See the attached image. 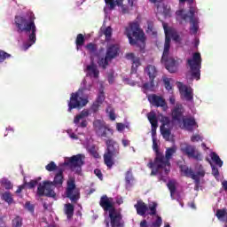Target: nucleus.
I'll return each instance as SVG.
<instances>
[{
    "label": "nucleus",
    "mask_w": 227,
    "mask_h": 227,
    "mask_svg": "<svg viewBox=\"0 0 227 227\" xmlns=\"http://www.w3.org/2000/svg\"><path fill=\"white\" fill-rule=\"evenodd\" d=\"M84 154H76L72 157L64 158V162L59 165V171L55 175L53 182L43 181L40 183L37 188V194L39 196H49L55 198V187H61L63 185V171L65 168H70L74 173H81L82 164H84Z\"/></svg>",
    "instance_id": "nucleus-1"
},
{
    "label": "nucleus",
    "mask_w": 227,
    "mask_h": 227,
    "mask_svg": "<svg viewBox=\"0 0 227 227\" xmlns=\"http://www.w3.org/2000/svg\"><path fill=\"white\" fill-rule=\"evenodd\" d=\"M35 13L27 12L23 16H16L14 19V26L18 33H24L28 36L27 42L22 46L23 51H27L29 47L36 43V25L35 24Z\"/></svg>",
    "instance_id": "nucleus-2"
},
{
    "label": "nucleus",
    "mask_w": 227,
    "mask_h": 227,
    "mask_svg": "<svg viewBox=\"0 0 227 227\" xmlns=\"http://www.w3.org/2000/svg\"><path fill=\"white\" fill-rule=\"evenodd\" d=\"M163 29L165 32V44H164V51L161 58V63H163L168 72L170 74H174L176 72V67L180 63H182L181 59H175L169 56V47L171 43V38L174 42H180V35L176 33V30L171 27H168V24L163 23Z\"/></svg>",
    "instance_id": "nucleus-3"
},
{
    "label": "nucleus",
    "mask_w": 227,
    "mask_h": 227,
    "mask_svg": "<svg viewBox=\"0 0 227 227\" xmlns=\"http://www.w3.org/2000/svg\"><path fill=\"white\" fill-rule=\"evenodd\" d=\"M176 145L168 147L166 150L165 157L162 154H157L154 162L150 161L147 166L152 169L151 175H160V180L162 182H167L168 177L165 175L169 173V168L171 164L169 163V159L176 153Z\"/></svg>",
    "instance_id": "nucleus-4"
},
{
    "label": "nucleus",
    "mask_w": 227,
    "mask_h": 227,
    "mask_svg": "<svg viewBox=\"0 0 227 227\" xmlns=\"http://www.w3.org/2000/svg\"><path fill=\"white\" fill-rule=\"evenodd\" d=\"M100 206L104 208L106 215H108L105 220L106 227H125L121 212L114 208L113 198L103 196L100 200Z\"/></svg>",
    "instance_id": "nucleus-5"
},
{
    "label": "nucleus",
    "mask_w": 227,
    "mask_h": 227,
    "mask_svg": "<svg viewBox=\"0 0 227 227\" xmlns=\"http://www.w3.org/2000/svg\"><path fill=\"white\" fill-rule=\"evenodd\" d=\"M95 82H93L91 78L87 77L82 80L78 91L71 94L70 100L68 102L69 113L72 111V109H77V107H84V106L88 105L89 95L86 94V91H91V88H93V84H95Z\"/></svg>",
    "instance_id": "nucleus-6"
},
{
    "label": "nucleus",
    "mask_w": 227,
    "mask_h": 227,
    "mask_svg": "<svg viewBox=\"0 0 227 227\" xmlns=\"http://www.w3.org/2000/svg\"><path fill=\"white\" fill-rule=\"evenodd\" d=\"M198 7L190 6L189 12L180 9L176 12V19L179 24L185 25L190 22L191 35H197L200 30V18H198Z\"/></svg>",
    "instance_id": "nucleus-7"
},
{
    "label": "nucleus",
    "mask_w": 227,
    "mask_h": 227,
    "mask_svg": "<svg viewBox=\"0 0 227 227\" xmlns=\"http://www.w3.org/2000/svg\"><path fill=\"white\" fill-rule=\"evenodd\" d=\"M172 122L174 125H178L180 129L184 130H194L198 129V123L194 117H184V106L181 104L176 103L174 109L172 110Z\"/></svg>",
    "instance_id": "nucleus-8"
},
{
    "label": "nucleus",
    "mask_w": 227,
    "mask_h": 227,
    "mask_svg": "<svg viewBox=\"0 0 227 227\" xmlns=\"http://www.w3.org/2000/svg\"><path fill=\"white\" fill-rule=\"evenodd\" d=\"M124 35L128 37L130 45H137L141 50L145 49L146 37L145 36V32L139 27L137 21L130 22L125 27Z\"/></svg>",
    "instance_id": "nucleus-9"
},
{
    "label": "nucleus",
    "mask_w": 227,
    "mask_h": 227,
    "mask_svg": "<svg viewBox=\"0 0 227 227\" xmlns=\"http://www.w3.org/2000/svg\"><path fill=\"white\" fill-rule=\"evenodd\" d=\"M120 46L118 44H110L106 49V55L104 54V49L99 50L98 53V65L101 68H107L109 63L118 56Z\"/></svg>",
    "instance_id": "nucleus-10"
},
{
    "label": "nucleus",
    "mask_w": 227,
    "mask_h": 227,
    "mask_svg": "<svg viewBox=\"0 0 227 227\" xmlns=\"http://www.w3.org/2000/svg\"><path fill=\"white\" fill-rule=\"evenodd\" d=\"M145 74L149 77L148 82H145V80H141V82L136 80L135 82H129V84H130V86H136V84H138V86L142 88L145 92L153 91L155 88L153 80L155 77H157V68H155V66L153 65L147 66L145 69Z\"/></svg>",
    "instance_id": "nucleus-11"
},
{
    "label": "nucleus",
    "mask_w": 227,
    "mask_h": 227,
    "mask_svg": "<svg viewBox=\"0 0 227 227\" xmlns=\"http://www.w3.org/2000/svg\"><path fill=\"white\" fill-rule=\"evenodd\" d=\"M106 153L104 155V160L106 166L111 169L113 166H114V157H117V155L120 153V145H118V142L113 138L106 139Z\"/></svg>",
    "instance_id": "nucleus-12"
},
{
    "label": "nucleus",
    "mask_w": 227,
    "mask_h": 227,
    "mask_svg": "<svg viewBox=\"0 0 227 227\" xmlns=\"http://www.w3.org/2000/svg\"><path fill=\"white\" fill-rule=\"evenodd\" d=\"M100 106L102 103L96 101L92 104L90 109H83L79 114L74 116V123L77 125V127H81L82 129H86L88 127V116H91V113H98V109H100Z\"/></svg>",
    "instance_id": "nucleus-13"
},
{
    "label": "nucleus",
    "mask_w": 227,
    "mask_h": 227,
    "mask_svg": "<svg viewBox=\"0 0 227 227\" xmlns=\"http://www.w3.org/2000/svg\"><path fill=\"white\" fill-rule=\"evenodd\" d=\"M188 65L192 72V79L200 81V70H201V54L195 52L192 59H188Z\"/></svg>",
    "instance_id": "nucleus-14"
},
{
    "label": "nucleus",
    "mask_w": 227,
    "mask_h": 227,
    "mask_svg": "<svg viewBox=\"0 0 227 227\" xmlns=\"http://www.w3.org/2000/svg\"><path fill=\"white\" fill-rule=\"evenodd\" d=\"M93 129L99 137H106V139H109L113 134H114V131L113 129L109 128L107 124L102 120H95L93 121Z\"/></svg>",
    "instance_id": "nucleus-15"
},
{
    "label": "nucleus",
    "mask_w": 227,
    "mask_h": 227,
    "mask_svg": "<svg viewBox=\"0 0 227 227\" xmlns=\"http://www.w3.org/2000/svg\"><path fill=\"white\" fill-rule=\"evenodd\" d=\"M135 208L138 215H155L157 214V204L156 202H151L149 205H146L143 200H137L135 204Z\"/></svg>",
    "instance_id": "nucleus-16"
},
{
    "label": "nucleus",
    "mask_w": 227,
    "mask_h": 227,
    "mask_svg": "<svg viewBox=\"0 0 227 227\" xmlns=\"http://www.w3.org/2000/svg\"><path fill=\"white\" fill-rule=\"evenodd\" d=\"M180 150L184 155L189 157V159H195V160H203V154L200 153L196 146L188 143H182L180 145Z\"/></svg>",
    "instance_id": "nucleus-17"
},
{
    "label": "nucleus",
    "mask_w": 227,
    "mask_h": 227,
    "mask_svg": "<svg viewBox=\"0 0 227 227\" xmlns=\"http://www.w3.org/2000/svg\"><path fill=\"white\" fill-rule=\"evenodd\" d=\"M94 56L90 57V63L86 65L85 73L88 79H91L92 82H98V75H100V71L98 70V66L95 63Z\"/></svg>",
    "instance_id": "nucleus-18"
},
{
    "label": "nucleus",
    "mask_w": 227,
    "mask_h": 227,
    "mask_svg": "<svg viewBox=\"0 0 227 227\" xmlns=\"http://www.w3.org/2000/svg\"><path fill=\"white\" fill-rule=\"evenodd\" d=\"M160 121L161 122L160 126V132L161 136H163V138L166 141H171L173 139V136L171 135V121H169V118L160 115L159 117Z\"/></svg>",
    "instance_id": "nucleus-19"
},
{
    "label": "nucleus",
    "mask_w": 227,
    "mask_h": 227,
    "mask_svg": "<svg viewBox=\"0 0 227 227\" xmlns=\"http://www.w3.org/2000/svg\"><path fill=\"white\" fill-rule=\"evenodd\" d=\"M77 130H79V129L77 128L74 131L72 129H68L66 130L67 136L70 137V139H72L73 141H77L78 139H80L81 143H82V145H85L88 152H90V153H91V155H93V157H95L96 159H98V153L97 151H95V147L93 145H89L88 144H84V141H82V139L81 137H79V133H75L77 132Z\"/></svg>",
    "instance_id": "nucleus-20"
},
{
    "label": "nucleus",
    "mask_w": 227,
    "mask_h": 227,
    "mask_svg": "<svg viewBox=\"0 0 227 227\" xmlns=\"http://www.w3.org/2000/svg\"><path fill=\"white\" fill-rule=\"evenodd\" d=\"M66 194L67 198H69L71 201H77V200H79L80 193L77 187H75V179L72 177L68 179Z\"/></svg>",
    "instance_id": "nucleus-21"
},
{
    "label": "nucleus",
    "mask_w": 227,
    "mask_h": 227,
    "mask_svg": "<svg viewBox=\"0 0 227 227\" xmlns=\"http://www.w3.org/2000/svg\"><path fill=\"white\" fill-rule=\"evenodd\" d=\"M150 2L157 6L158 13L163 15L165 19L171 17V7L168 5L166 0H150Z\"/></svg>",
    "instance_id": "nucleus-22"
},
{
    "label": "nucleus",
    "mask_w": 227,
    "mask_h": 227,
    "mask_svg": "<svg viewBox=\"0 0 227 227\" xmlns=\"http://www.w3.org/2000/svg\"><path fill=\"white\" fill-rule=\"evenodd\" d=\"M106 6L105 7V13H107V10H114V6H121V13H130L127 5H123V0H105Z\"/></svg>",
    "instance_id": "nucleus-23"
},
{
    "label": "nucleus",
    "mask_w": 227,
    "mask_h": 227,
    "mask_svg": "<svg viewBox=\"0 0 227 227\" xmlns=\"http://www.w3.org/2000/svg\"><path fill=\"white\" fill-rule=\"evenodd\" d=\"M177 88L179 90V93L182 97V98H184V100H188L191 101L193 98V95L192 94V88L184 85V83L177 82Z\"/></svg>",
    "instance_id": "nucleus-24"
},
{
    "label": "nucleus",
    "mask_w": 227,
    "mask_h": 227,
    "mask_svg": "<svg viewBox=\"0 0 227 227\" xmlns=\"http://www.w3.org/2000/svg\"><path fill=\"white\" fill-rule=\"evenodd\" d=\"M148 100L152 106H156V107H163L164 111L168 109V105H166V100L162 98L160 96H157L155 94L149 95Z\"/></svg>",
    "instance_id": "nucleus-25"
},
{
    "label": "nucleus",
    "mask_w": 227,
    "mask_h": 227,
    "mask_svg": "<svg viewBox=\"0 0 227 227\" xmlns=\"http://www.w3.org/2000/svg\"><path fill=\"white\" fill-rule=\"evenodd\" d=\"M181 172L184 176H188L189 178H192L196 184V190H198V185H200V178L198 177V175L194 174V171H192V168H190L187 166H182L181 167Z\"/></svg>",
    "instance_id": "nucleus-26"
},
{
    "label": "nucleus",
    "mask_w": 227,
    "mask_h": 227,
    "mask_svg": "<svg viewBox=\"0 0 227 227\" xmlns=\"http://www.w3.org/2000/svg\"><path fill=\"white\" fill-rule=\"evenodd\" d=\"M147 118L152 125V138L157 139V115L155 114V112H150L147 114Z\"/></svg>",
    "instance_id": "nucleus-27"
},
{
    "label": "nucleus",
    "mask_w": 227,
    "mask_h": 227,
    "mask_svg": "<svg viewBox=\"0 0 227 227\" xmlns=\"http://www.w3.org/2000/svg\"><path fill=\"white\" fill-rule=\"evenodd\" d=\"M127 59H129L132 61V67H131V74H137V67L141 66V61L139 60V58L136 57L134 53H128L126 55Z\"/></svg>",
    "instance_id": "nucleus-28"
},
{
    "label": "nucleus",
    "mask_w": 227,
    "mask_h": 227,
    "mask_svg": "<svg viewBox=\"0 0 227 227\" xmlns=\"http://www.w3.org/2000/svg\"><path fill=\"white\" fill-rule=\"evenodd\" d=\"M209 157L211 159V160L207 159L209 164L211 162V164H215V166H218V168H223V161L221 160V158L217 153H215V152H211L209 153Z\"/></svg>",
    "instance_id": "nucleus-29"
},
{
    "label": "nucleus",
    "mask_w": 227,
    "mask_h": 227,
    "mask_svg": "<svg viewBox=\"0 0 227 227\" xmlns=\"http://www.w3.org/2000/svg\"><path fill=\"white\" fill-rule=\"evenodd\" d=\"M85 49L91 54L90 58H91V56H94L95 59L97 60V63H98V53H96L97 52L96 44H94L93 43H88L85 46Z\"/></svg>",
    "instance_id": "nucleus-30"
},
{
    "label": "nucleus",
    "mask_w": 227,
    "mask_h": 227,
    "mask_svg": "<svg viewBox=\"0 0 227 227\" xmlns=\"http://www.w3.org/2000/svg\"><path fill=\"white\" fill-rule=\"evenodd\" d=\"M100 33L106 36V41L109 42L111 40V36H113V28L111 27L103 26L100 28Z\"/></svg>",
    "instance_id": "nucleus-31"
},
{
    "label": "nucleus",
    "mask_w": 227,
    "mask_h": 227,
    "mask_svg": "<svg viewBox=\"0 0 227 227\" xmlns=\"http://www.w3.org/2000/svg\"><path fill=\"white\" fill-rule=\"evenodd\" d=\"M215 215L217 219L225 223V227H227V209L226 208L217 209Z\"/></svg>",
    "instance_id": "nucleus-32"
},
{
    "label": "nucleus",
    "mask_w": 227,
    "mask_h": 227,
    "mask_svg": "<svg viewBox=\"0 0 227 227\" xmlns=\"http://www.w3.org/2000/svg\"><path fill=\"white\" fill-rule=\"evenodd\" d=\"M167 186L168 187L170 191V196L172 200H176V181H168L167 184Z\"/></svg>",
    "instance_id": "nucleus-33"
},
{
    "label": "nucleus",
    "mask_w": 227,
    "mask_h": 227,
    "mask_svg": "<svg viewBox=\"0 0 227 227\" xmlns=\"http://www.w3.org/2000/svg\"><path fill=\"white\" fill-rule=\"evenodd\" d=\"M164 86L168 93H173V84H175V80L172 78L163 77Z\"/></svg>",
    "instance_id": "nucleus-34"
},
{
    "label": "nucleus",
    "mask_w": 227,
    "mask_h": 227,
    "mask_svg": "<svg viewBox=\"0 0 227 227\" xmlns=\"http://www.w3.org/2000/svg\"><path fill=\"white\" fill-rule=\"evenodd\" d=\"M125 180H126L127 189H129V188L132 187V185H134V176H132V172L128 171L126 173Z\"/></svg>",
    "instance_id": "nucleus-35"
},
{
    "label": "nucleus",
    "mask_w": 227,
    "mask_h": 227,
    "mask_svg": "<svg viewBox=\"0 0 227 227\" xmlns=\"http://www.w3.org/2000/svg\"><path fill=\"white\" fill-rule=\"evenodd\" d=\"M99 92L98 94V98L96 102H99V104H102L104 100H106V96L104 95V84L102 82H99Z\"/></svg>",
    "instance_id": "nucleus-36"
},
{
    "label": "nucleus",
    "mask_w": 227,
    "mask_h": 227,
    "mask_svg": "<svg viewBox=\"0 0 227 227\" xmlns=\"http://www.w3.org/2000/svg\"><path fill=\"white\" fill-rule=\"evenodd\" d=\"M75 44L77 51H81V49H82V45H84V35L82 34H79L76 36Z\"/></svg>",
    "instance_id": "nucleus-37"
},
{
    "label": "nucleus",
    "mask_w": 227,
    "mask_h": 227,
    "mask_svg": "<svg viewBox=\"0 0 227 227\" xmlns=\"http://www.w3.org/2000/svg\"><path fill=\"white\" fill-rule=\"evenodd\" d=\"M151 227H160L162 226V218L159 215L153 216V220L151 222Z\"/></svg>",
    "instance_id": "nucleus-38"
},
{
    "label": "nucleus",
    "mask_w": 227,
    "mask_h": 227,
    "mask_svg": "<svg viewBox=\"0 0 227 227\" xmlns=\"http://www.w3.org/2000/svg\"><path fill=\"white\" fill-rule=\"evenodd\" d=\"M195 170H196L195 175H197L199 180L200 178H203V176H205V168L201 164H197L195 167Z\"/></svg>",
    "instance_id": "nucleus-39"
},
{
    "label": "nucleus",
    "mask_w": 227,
    "mask_h": 227,
    "mask_svg": "<svg viewBox=\"0 0 227 227\" xmlns=\"http://www.w3.org/2000/svg\"><path fill=\"white\" fill-rule=\"evenodd\" d=\"M65 212L67 215V219H71L72 215H74V206L72 204H66Z\"/></svg>",
    "instance_id": "nucleus-40"
},
{
    "label": "nucleus",
    "mask_w": 227,
    "mask_h": 227,
    "mask_svg": "<svg viewBox=\"0 0 227 227\" xmlns=\"http://www.w3.org/2000/svg\"><path fill=\"white\" fill-rule=\"evenodd\" d=\"M3 200H4L5 202L9 205H11V203H13V197L12 196V193H10V192H5L3 194Z\"/></svg>",
    "instance_id": "nucleus-41"
},
{
    "label": "nucleus",
    "mask_w": 227,
    "mask_h": 227,
    "mask_svg": "<svg viewBox=\"0 0 227 227\" xmlns=\"http://www.w3.org/2000/svg\"><path fill=\"white\" fill-rule=\"evenodd\" d=\"M59 168L58 165H56V163L54 161H51L48 165L45 166V169L46 171H56V169L59 171Z\"/></svg>",
    "instance_id": "nucleus-42"
},
{
    "label": "nucleus",
    "mask_w": 227,
    "mask_h": 227,
    "mask_svg": "<svg viewBox=\"0 0 227 227\" xmlns=\"http://www.w3.org/2000/svg\"><path fill=\"white\" fill-rule=\"evenodd\" d=\"M1 184L4 189L10 190L13 187V184H12V182L6 178H3L1 181Z\"/></svg>",
    "instance_id": "nucleus-43"
},
{
    "label": "nucleus",
    "mask_w": 227,
    "mask_h": 227,
    "mask_svg": "<svg viewBox=\"0 0 227 227\" xmlns=\"http://www.w3.org/2000/svg\"><path fill=\"white\" fill-rule=\"evenodd\" d=\"M210 166L212 168V175L215 176V180H217V182H219V180H221L219 178V169H217L215 165L212 164V161H210Z\"/></svg>",
    "instance_id": "nucleus-44"
},
{
    "label": "nucleus",
    "mask_w": 227,
    "mask_h": 227,
    "mask_svg": "<svg viewBox=\"0 0 227 227\" xmlns=\"http://www.w3.org/2000/svg\"><path fill=\"white\" fill-rule=\"evenodd\" d=\"M192 143H200V141H203V136L201 134L195 133L191 137Z\"/></svg>",
    "instance_id": "nucleus-45"
},
{
    "label": "nucleus",
    "mask_w": 227,
    "mask_h": 227,
    "mask_svg": "<svg viewBox=\"0 0 227 227\" xmlns=\"http://www.w3.org/2000/svg\"><path fill=\"white\" fill-rule=\"evenodd\" d=\"M9 58H12V55L0 50V63H4V61L9 59Z\"/></svg>",
    "instance_id": "nucleus-46"
},
{
    "label": "nucleus",
    "mask_w": 227,
    "mask_h": 227,
    "mask_svg": "<svg viewBox=\"0 0 227 227\" xmlns=\"http://www.w3.org/2000/svg\"><path fill=\"white\" fill-rule=\"evenodd\" d=\"M12 227H22V218L16 216L12 220Z\"/></svg>",
    "instance_id": "nucleus-47"
},
{
    "label": "nucleus",
    "mask_w": 227,
    "mask_h": 227,
    "mask_svg": "<svg viewBox=\"0 0 227 227\" xmlns=\"http://www.w3.org/2000/svg\"><path fill=\"white\" fill-rule=\"evenodd\" d=\"M153 150L156 153V157L158 154L160 155V153H159V141L157 138L153 139Z\"/></svg>",
    "instance_id": "nucleus-48"
},
{
    "label": "nucleus",
    "mask_w": 227,
    "mask_h": 227,
    "mask_svg": "<svg viewBox=\"0 0 227 227\" xmlns=\"http://www.w3.org/2000/svg\"><path fill=\"white\" fill-rule=\"evenodd\" d=\"M168 102L171 104V106H175V102H176V97L175 94L172 92H168Z\"/></svg>",
    "instance_id": "nucleus-49"
},
{
    "label": "nucleus",
    "mask_w": 227,
    "mask_h": 227,
    "mask_svg": "<svg viewBox=\"0 0 227 227\" xmlns=\"http://www.w3.org/2000/svg\"><path fill=\"white\" fill-rule=\"evenodd\" d=\"M147 33H149V35H153V36L157 35V32L153 30V25L152 23H148Z\"/></svg>",
    "instance_id": "nucleus-50"
},
{
    "label": "nucleus",
    "mask_w": 227,
    "mask_h": 227,
    "mask_svg": "<svg viewBox=\"0 0 227 227\" xmlns=\"http://www.w3.org/2000/svg\"><path fill=\"white\" fill-rule=\"evenodd\" d=\"M116 129H117L118 132H123V130H125V129H129V125H125L123 123H117Z\"/></svg>",
    "instance_id": "nucleus-51"
},
{
    "label": "nucleus",
    "mask_w": 227,
    "mask_h": 227,
    "mask_svg": "<svg viewBox=\"0 0 227 227\" xmlns=\"http://www.w3.org/2000/svg\"><path fill=\"white\" fill-rule=\"evenodd\" d=\"M106 113H108L110 120H112L113 121H114V120H116V116L114 115V112L111 108H107Z\"/></svg>",
    "instance_id": "nucleus-52"
},
{
    "label": "nucleus",
    "mask_w": 227,
    "mask_h": 227,
    "mask_svg": "<svg viewBox=\"0 0 227 227\" xmlns=\"http://www.w3.org/2000/svg\"><path fill=\"white\" fill-rule=\"evenodd\" d=\"M121 144L124 146V148H127V146H130V140L127 138H122Z\"/></svg>",
    "instance_id": "nucleus-53"
},
{
    "label": "nucleus",
    "mask_w": 227,
    "mask_h": 227,
    "mask_svg": "<svg viewBox=\"0 0 227 227\" xmlns=\"http://www.w3.org/2000/svg\"><path fill=\"white\" fill-rule=\"evenodd\" d=\"M94 174L96 175V176H98V178H99V180H102L103 176H102V171H100V169L98 168L95 169Z\"/></svg>",
    "instance_id": "nucleus-54"
},
{
    "label": "nucleus",
    "mask_w": 227,
    "mask_h": 227,
    "mask_svg": "<svg viewBox=\"0 0 227 227\" xmlns=\"http://www.w3.org/2000/svg\"><path fill=\"white\" fill-rule=\"evenodd\" d=\"M37 182L36 181H30L29 183L26 184L25 185H27L28 187V189H33V187H35L36 185Z\"/></svg>",
    "instance_id": "nucleus-55"
},
{
    "label": "nucleus",
    "mask_w": 227,
    "mask_h": 227,
    "mask_svg": "<svg viewBox=\"0 0 227 227\" xmlns=\"http://www.w3.org/2000/svg\"><path fill=\"white\" fill-rule=\"evenodd\" d=\"M25 207L27 208V210H29V212H33L34 210L33 205H31V203L29 202H27L25 204Z\"/></svg>",
    "instance_id": "nucleus-56"
},
{
    "label": "nucleus",
    "mask_w": 227,
    "mask_h": 227,
    "mask_svg": "<svg viewBox=\"0 0 227 227\" xmlns=\"http://www.w3.org/2000/svg\"><path fill=\"white\" fill-rule=\"evenodd\" d=\"M128 4L131 7L130 10H132L136 6V0H128Z\"/></svg>",
    "instance_id": "nucleus-57"
},
{
    "label": "nucleus",
    "mask_w": 227,
    "mask_h": 227,
    "mask_svg": "<svg viewBox=\"0 0 227 227\" xmlns=\"http://www.w3.org/2000/svg\"><path fill=\"white\" fill-rule=\"evenodd\" d=\"M139 227H149L148 222L146 220H143L140 222Z\"/></svg>",
    "instance_id": "nucleus-58"
},
{
    "label": "nucleus",
    "mask_w": 227,
    "mask_h": 227,
    "mask_svg": "<svg viewBox=\"0 0 227 227\" xmlns=\"http://www.w3.org/2000/svg\"><path fill=\"white\" fill-rule=\"evenodd\" d=\"M192 43H193V47H198V45H200V39L195 38Z\"/></svg>",
    "instance_id": "nucleus-59"
},
{
    "label": "nucleus",
    "mask_w": 227,
    "mask_h": 227,
    "mask_svg": "<svg viewBox=\"0 0 227 227\" xmlns=\"http://www.w3.org/2000/svg\"><path fill=\"white\" fill-rule=\"evenodd\" d=\"M108 82L110 84H113V82H114V76H113V74L108 76Z\"/></svg>",
    "instance_id": "nucleus-60"
},
{
    "label": "nucleus",
    "mask_w": 227,
    "mask_h": 227,
    "mask_svg": "<svg viewBox=\"0 0 227 227\" xmlns=\"http://www.w3.org/2000/svg\"><path fill=\"white\" fill-rule=\"evenodd\" d=\"M222 187H223V191H227V181L226 180L222 182Z\"/></svg>",
    "instance_id": "nucleus-61"
},
{
    "label": "nucleus",
    "mask_w": 227,
    "mask_h": 227,
    "mask_svg": "<svg viewBox=\"0 0 227 227\" xmlns=\"http://www.w3.org/2000/svg\"><path fill=\"white\" fill-rule=\"evenodd\" d=\"M24 187H26V185H21V186H19L18 190L16 191L17 194L22 192V189H24Z\"/></svg>",
    "instance_id": "nucleus-62"
},
{
    "label": "nucleus",
    "mask_w": 227,
    "mask_h": 227,
    "mask_svg": "<svg viewBox=\"0 0 227 227\" xmlns=\"http://www.w3.org/2000/svg\"><path fill=\"white\" fill-rule=\"evenodd\" d=\"M6 132H14V129H13V127H12V126H9V127H7L6 128Z\"/></svg>",
    "instance_id": "nucleus-63"
},
{
    "label": "nucleus",
    "mask_w": 227,
    "mask_h": 227,
    "mask_svg": "<svg viewBox=\"0 0 227 227\" xmlns=\"http://www.w3.org/2000/svg\"><path fill=\"white\" fill-rule=\"evenodd\" d=\"M118 205H121V203H123V199L122 198H118L116 200Z\"/></svg>",
    "instance_id": "nucleus-64"
}]
</instances>
